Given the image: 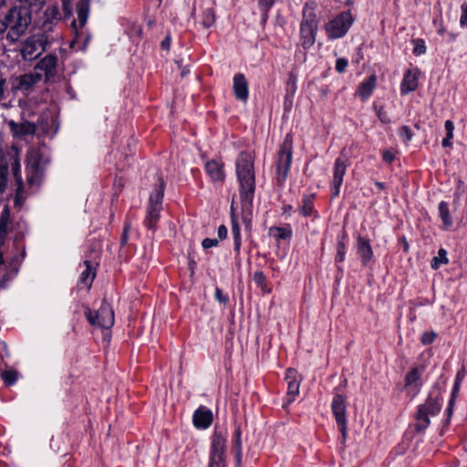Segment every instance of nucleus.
<instances>
[{
	"label": "nucleus",
	"instance_id": "obj_62",
	"mask_svg": "<svg viewBox=\"0 0 467 467\" xmlns=\"http://www.w3.org/2000/svg\"><path fill=\"white\" fill-rule=\"evenodd\" d=\"M402 243H403V249H404V251L405 252L409 251V247L410 246H409V244H408V242L406 241L405 238L402 239Z\"/></svg>",
	"mask_w": 467,
	"mask_h": 467
},
{
	"label": "nucleus",
	"instance_id": "obj_3",
	"mask_svg": "<svg viewBox=\"0 0 467 467\" xmlns=\"http://www.w3.org/2000/svg\"><path fill=\"white\" fill-rule=\"evenodd\" d=\"M12 173L16 182V196L24 189L23 179L21 175L20 161L16 149H12L5 152H0V192H3L7 184L8 175Z\"/></svg>",
	"mask_w": 467,
	"mask_h": 467
},
{
	"label": "nucleus",
	"instance_id": "obj_60",
	"mask_svg": "<svg viewBox=\"0 0 467 467\" xmlns=\"http://www.w3.org/2000/svg\"><path fill=\"white\" fill-rule=\"evenodd\" d=\"M453 404H454V400L453 399H450V401H449V405H448V408L446 409V412L448 413V416L450 417L452 413V410H453Z\"/></svg>",
	"mask_w": 467,
	"mask_h": 467
},
{
	"label": "nucleus",
	"instance_id": "obj_29",
	"mask_svg": "<svg viewBox=\"0 0 467 467\" xmlns=\"http://www.w3.org/2000/svg\"><path fill=\"white\" fill-rule=\"evenodd\" d=\"M314 195H306L302 200V205L300 206L299 212L305 216H310L313 213L314 202H313Z\"/></svg>",
	"mask_w": 467,
	"mask_h": 467
},
{
	"label": "nucleus",
	"instance_id": "obj_16",
	"mask_svg": "<svg viewBox=\"0 0 467 467\" xmlns=\"http://www.w3.org/2000/svg\"><path fill=\"white\" fill-rule=\"evenodd\" d=\"M285 380L287 383L288 401L292 402L299 393L301 378L295 368L286 370Z\"/></svg>",
	"mask_w": 467,
	"mask_h": 467
},
{
	"label": "nucleus",
	"instance_id": "obj_40",
	"mask_svg": "<svg viewBox=\"0 0 467 467\" xmlns=\"http://www.w3.org/2000/svg\"><path fill=\"white\" fill-rule=\"evenodd\" d=\"M242 432L240 427L234 430L232 439V449L234 452H242Z\"/></svg>",
	"mask_w": 467,
	"mask_h": 467
},
{
	"label": "nucleus",
	"instance_id": "obj_52",
	"mask_svg": "<svg viewBox=\"0 0 467 467\" xmlns=\"http://www.w3.org/2000/svg\"><path fill=\"white\" fill-rule=\"evenodd\" d=\"M445 130H446V137L447 139L452 140L453 138V130H454V124L451 120L448 119L445 121L444 124Z\"/></svg>",
	"mask_w": 467,
	"mask_h": 467
},
{
	"label": "nucleus",
	"instance_id": "obj_14",
	"mask_svg": "<svg viewBox=\"0 0 467 467\" xmlns=\"http://www.w3.org/2000/svg\"><path fill=\"white\" fill-rule=\"evenodd\" d=\"M346 171V161H344L342 158H337L333 167V181L331 189V194L333 198L337 197L339 195L340 187L342 185Z\"/></svg>",
	"mask_w": 467,
	"mask_h": 467
},
{
	"label": "nucleus",
	"instance_id": "obj_46",
	"mask_svg": "<svg viewBox=\"0 0 467 467\" xmlns=\"http://www.w3.org/2000/svg\"><path fill=\"white\" fill-rule=\"evenodd\" d=\"M437 337V334L433 331H431V332H424L422 335H421V337H420V342L423 344V345H429V344H431L434 339L436 338Z\"/></svg>",
	"mask_w": 467,
	"mask_h": 467
},
{
	"label": "nucleus",
	"instance_id": "obj_7",
	"mask_svg": "<svg viewBox=\"0 0 467 467\" xmlns=\"http://www.w3.org/2000/svg\"><path fill=\"white\" fill-rule=\"evenodd\" d=\"M36 72L41 73L45 84L55 82L58 71V57L56 53H48L40 58L34 67Z\"/></svg>",
	"mask_w": 467,
	"mask_h": 467
},
{
	"label": "nucleus",
	"instance_id": "obj_53",
	"mask_svg": "<svg viewBox=\"0 0 467 467\" xmlns=\"http://www.w3.org/2000/svg\"><path fill=\"white\" fill-rule=\"evenodd\" d=\"M219 244L218 239L215 238H205L202 242V245L204 249H209L217 246Z\"/></svg>",
	"mask_w": 467,
	"mask_h": 467
},
{
	"label": "nucleus",
	"instance_id": "obj_10",
	"mask_svg": "<svg viewBox=\"0 0 467 467\" xmlns=\"http://www.w3.org/2000/svg\"><path fill=\"white\" fill-rule=\"evenodd\" d=\"M353 21L354 19L349 12L340 13L325 26L328 37L331 39L343 37L348 33Z\"/></svg>",
	"mask_w": 467,
	"mask_h": 467
},
{
	"label": "nucleus",
	"instance_id": "obj_45",
	"mask_svg": "<svg viewBox=\"0 0 467 467\" xmlns=\"http://www.w3.org/2000/svg\"><path fill=\"white\" fill-rule=\"evenodd\" d=\"M375 110H376L378 118L379 119V120L382 123L387 124V123L390 122V119H389V116H388V113L384 109L383 106H375Z\"/></svg>",
	"mask_w": 467,
	"mask_h": 467
},
{
	"label": "nucleus",
	"instance_id": "obj_5",
	"mask_svg": "<svg viewBox=\"0 0 467 467\" xmlns=\"http://www.w3.org/2000/svg\"><path fill=\"white\" fill-rule=\"evenodd\" d=\"M441 409V398L439 395L434 396L431 392L426 401L418 407L415 415V430L418 432L425 431L430 425V417L436 416Z\"/></svg>",
	"mask_w": 467,
	"mask_h": 467
},
{
	"label": "nucleus",
	"instance_id": "obj_24",
	"mask_svg": "<svg viewBox=\"0 0 467 467\" xmlns=\"http://www.w3.org/2000/svg\"><path fill=\"white\" fill-rule=\"evenodd\" d=\"M205 170L213 181L223 182L224 180L223 164L218 161H210L206 162Z\"/></svg>",
	"mask_w": 467,
	"mask_h": 467
},
{
	"label": "nucleus",
	"instance_id": "obj_30",
	"mask_svg": "<svg viewBox=\"0 0 467 467\" xmlns=\"http://www.w3.org/2000/svg\"><path fill=\"white\" fill-rule=\"evenodd\" d=\"M269 234L277 239L286 240L291 237L292 231L290 228L273 226L269 229Z\"/></svg>",
	"mask_w": 467,
	"mask_h": 467
},
{
	"label": "nucleus",
	"instance_id": "obj_51",
	"mask_svg": "<svg viewBox=\"0 0 467 467\" xmlns=\"http://www.w3.org/2000/svg\"><path fill=\"white\" fill-rule=\"evenodd\" d=\"M254 281L261 287H264L266 283L265 275L263 272L257 271L254 274Z\"/></svg>",
	"mask_w": 467,
	"mask_h": 467
},
{
	"label": "nucleus",
	"instance_id": "obj_48",
	"mask_svg": "<svg viewBox=\"0 0 467 467\" xmlns=\"http://www.w3.org/2000/svg\"><path fill=\"white\" fill-rule=\"evenodd\" d=\"M130 227H131L130 223L126 222L124 228H123L122 234H121V238H120V245L121 246H125L128 244L129 233H130Z\"/></svg>",
	"mask_w": 467,
	"mask_h": 467
},
{
	"label": "nucleus",
	"instance_id": "obj_18",
	"mask_svg": "<svg viewBox=\"0 0 467 467\" xmlns=\"http://www.w3.org/2000/svg\"><path fill=\"white\" fill-rule=\"evenodd\" d=\"M233 89L238 100L242 102L247 101L249 96L248 81L244 74L238 73L234 75Z\"/></svg>",
	"mask_w": 467,
	"mask_h": 467
},
{
	"label": "nucleus",
	"instance_id": "obj_15",
	"mask_svg": "<svg viewBox=\"0 0 467 467\" xmlns=\"http://www.w3.org/2000/svg\"><path fill=\"white\" fill-rule=\"evenodd\" d=\"M317 5L314 1L305 3L302 10V21L300 25L318 29L319 18L317 14Z\"/></svg>",
	"mask_w": 467,
	"mask_h": 467
},
{
	"label": "nucleus",
	"instance_id": "obj_12",
	"mask_svg": "<svg viewBox=\"0 0 467 467\" xmlns=\"http://www.w3.org/2000/svg\"><path fill=\"white\" fill-rule=\"evenodd\" d=\"M331 409L344 442L347 439L346 398L339 393H335Z\"/></svg>",
	"mask_w": 467,
	"mask_h": 467
},
{
	"label": "nucleus",
	"instance_id": "obj_42",
	"mask_svg": "<svg viewBox=\"0 0 467 467\" xmlns=\"http://www.w3.org/2000/svg\"><path fill=\"white\" fill-rule=\"evenodd\" d=\"M404 390L406 391L407 396L412 400L414 399L421 389V384H411V385H404Z\"/></svg>",
	"mask_w": 467,
	"mask_h": 467
},
{
	"label": "nucleus",
	"instance_id": "obj_63",
	"mask_svg": "<svg viewBox=\"0 0 467 467\" xmlns=\"http://www.w3.org/2000/svg\"><path fill=\"white\" fill-rule=\"evenodd\" d=\"M375 184H376V186H377L379 189H380V190L385 189V185H384V183H383V182H377Z\"/></svg>",
	"mask_w": 467,
	"mask_h": 467
},
{
	"label": "nucleus",
	"instance_id": "obj_38",
	"mask_svg": "<svg viewBox=\"0 0 467 467\" xmlns=\"http://www.w3.org/2000/svg\"><path fill=\"white\" fill-rule=\"evenodd\" d=\"M215 22V13L213 8H206L202 13V24L204 27H211Z\"/></svg>",
	"mask_w": 467,
	"mask_h": 467
},
{
	"label": "nucleus",
	"instance_id": "obj_54",
	"mask_svg": "<svg viewBox=\"0 0 467 467\" xmlns=\"http://www.w3.org/2000/svg\"><path fill=\"white\" fill-rule=\"evenodd\" d=\"M461 11H462V16H461V19H460V24L462 26L467 27V4L466 3H464L461 5Z\"/></svg>",
	"mask_w": 467,
	"mask_h": 467
},
{
	"label": "nucleus",
	"instance_id": "obj_4",
	"mask_svg": "<svg viewBox=\"0 0 467 467\" xmlns=\"http://www.w3.org/2000/svg\"><path fill=\"white\" fill-rule=\"evenodd\" d=\"M53 41L54 38L46 32H39L26 37L20 43L19 53L22 59L31 62L38 58Z\"/></svg>",
	"mask_w": 467,
	"mask_h": 467
},
{
	"label": "nucleus",
	"instance_id": "obj_47",
	"mask_svg": "<svg viewBox=\"0 0 467 467\" xmlns=\"http://www.w3.org/2000/svg\"><path fill=\"white\" fill-rule=\"evenodd\" d=\"M215 299L220 302L221 304L226 305L229 301V297L227 295H225L223 290L219 287L215 288L214 293Z\"/></svg>",
	"mask_w": 467,
	"mask_h": 467
},
{
	"label": "nucleus",
	"instance_id": "obj_19",
	"mask_svg": "<svg viewBox=\"0 0 467 467\" xmlns=\"http://www.w3.org/2000/svg\"><path fill=\"white\" fill-rule=\"evenodd\" d=\"M192 421L197 429H207L213 422L212 410L204 406L199 407L193 413Z\"/></svg>",
	"mask_w": 467,
	"mask_h": 467
},
{
	"label": "nucleus",
	"instance_id": "obj_28",
	"mask_svg": "<svg viewBox=\"0 0 467 467\" xmlns=\"http://www.w3.org/2000/svg\"><path fill=\"white\" fill-rule=\"evenodd\" d=\"M439 215L442 221L444 227L447 229L452 224V220L450 214L449 203L447 202H441L439 203Z\"/></svg>",
	"mask_w": 467,
	"mask_h": 467
},
{
	"label": "nucleus",
	"instance_id": "obj_57",
	"mask_svg": "<svg viewBox=\"0 0 467 467\" xmlns=\"http://www.w3.org/2000/svg\"><path fill=\"white\" fill-rule=\"evenodd\" d=\"M228 234V230L225 225L222 224L218 227V237L220 240H223L226 238Z\"/></svg>",
	"mask_w": 467,
	"mask_h": 467
},
{
	"label": "nucleus",
	"instance_id": "obj_23",
	"mask_svg": "<svg viewBox=\"0 0 467 467\" xmlns=\"http://www.w3.org/2000/svg\"><path fill=\"white\" fill-rule=\"evenodd\" d=\"M45 17L46 20L44 21L42 25V32H46L48 34V32L53 30L54 26L56 25V21L59 19V10L57 6H48L45 10Z\"/></svg>",
	"mask_w": 467,
	"mask_h": 467
},
{
	"label": "nucleus",
	"instance_id": "obj_33",
	"mask_svg": "<svg viewBox=\"0 0 467 467\" xmlns=\"http://www.w3.org/2000/svg\"><path fill=\"white\" fill-rule=\"evenodd\" d=\"M346 237H347V234L345 232H343L342 236L337 238V254L335 257V261L337 263L343 262L345 260L346 245H345L344 240L346 239Z\"/></svg>",
	"mask_w": 467,
	"mask_h": 467
},
{
	"label": "nucleus",
	"instance_id": "obj_55",
	"mask_svg": "<svg viewBox=\"0 0 467 467\" xmlns=\"http://www.w3.org/2000/svg\"><path fill=\"white\" fill-rule=\"evenodd\" d=\"M17 2L20 3V5L29 6L30 10L33 5L42 6L44 4V2H40V0H17Z\"/></svg>",
	"mask_w": 467,
	"mask_h": 467
},
{
	"label": "nucleus",
	"instance_id": "obj_22",
	"mask_svg": "<svg viewBox=\"0 0 467 467\" xmlns=\"http://www.w3.org/2000/svg\"><path fill=\"white\" fill-rule=\"evenodd\" d=\"M317 28L300 25L299 42L305 49L310 48L316 42Z\"/></svg>",
	"mask_w": 467,
	"mask_h": 467
},
{
	"label": "nucleus",
	"instance_id": "obj_27",
	"mask_svg": "<svg viewBox=\"0 0 467 467\" xmlns=\"http://www.w3.org/2000/svg\"><path fill=\"white\" fill-rule=\"evenodd\" d=\"M161 208L148 206L145 225L150 230H154L160 219Z\"/></svg>",
	"mask_w": 467,
	"mask_h": 467
},
{
	"label": "nucleus",
	"instance_id": "obj_50",
	"mask_svg": "<svg viewBox=\"0 0 467 467\" xmlns=\"http://www.w3.org/2000/svg\"><path fill=\"white\" fill-rule=\"evenodd\" d=\"M462 376L461 375V373L459 372L456 376V379L454 380V385H453V388H452V391H451V399H455L456 395L458 394V391L460 389V386H461V382H462Z\"/></svg>",
	"mask_w": 467,
	"mask_h": 467
},
{
	"label": "nucleus",
	"instance_id": "obj_6",
	"mask_svg": "<svg viewBox=\"0 0 467 467\" xmlns=\"http://www.w3.org/2000/svg\"><path fill=\"white\" fill-rule=\"evenodd\" d=\"M293 155V143L289 135L286 136L281 144L278 151V160L276 162V175L279 184L283 183L288 174L291 167Z\"/></svg>",
	"mask_w": 467,
	"mask_h": 467
},
{
	"label": "nucleus",
	"instance_id": "obj_34",
	"mask_svg": "<svg viewBox=\"0 0 467 467\" xmlns=\"http://www.w3.org/2000/svg\"><path fill=\"white\" fill-rule=\"evenodd\" d=\"M162 199H163V189L162 185H161V188L156 190L154 192H152L150 196L149 200V205L151 207H162Z\"/></svg>",
	"mask_w": 467,
	"mask_h": 467
},
{
	"label": "nucleus",
	"instance_id": "obj_31",
	"mask_svg": "<svg viewBox=\"0 0 467 467\" xmlns=\"http://www.w3.org/2000/svg\"><path fill=\"white\" fill-rule=\"evenodd\" d=\"M258 6L261 12L262 23H265L268 19V12L274 5L276 0H257Z\"/></svg>",
	"mask_w": 467,
	"mask_h": 467
},
{
	"label": "nucleus",
	"instance_id": "obj_1",
	"mask_svg": "<svg viewBox=\"0 0 467 467\" xmlns=\"http://www.w3.org/2000/svg\"><path fill=\"white\" fill-rule=\"evenodd\" d=\"M235 172L242 202V210L251 212L255 192L254 158L250 152L241 151L235 161Z\"/></svg>",
	"mask_w": 467,
	"mask_h": 467
},
{
	"label": "nucleus",
	"instance_id": "obj_26",
	"mask_svg": "<svg viewBox=\"0 0 467 467\" xmlns=\"http://www.w3.org/2000/svg\"><path fill=\"white\" fill-rule=\"evenodd\" d=\"M84 265L85 269L80 274L79 282L89 289L96 275L95 269L92 266L91 262L88 260L84 261Z\"/></svg>",
	"mask_w": 467,
	"mask_h": 467
},
{
	"label": "nucleus",
	"instance_id": "obj_8",
	"mask_svg": "<svg viewBox=\"0 0 467 467\" xmlns=\"http://www.w3.org/2000/svg\"><path fill=\"white\" fill-rule=\"evenodd\" d=\"M226 441V436L222 432H213L212 436L208 467H225Z\"/></svg>",
	"mask_w": 467,
	"mask_h": 467
},
{
	"label": "nucleus",
	"instance_id": "obj_2",
	"mask_svg": "<svg viewBox=\"0 0 467 467\" xmlns=\"http://www.w3.org/2000/svg\"><path fill=\"white\" fill-rule=\"evenodd\" d=\"M32 22V11L29 6L11 7L0 19V36L10 44H15L24 36Z\"/></svg>",
	"mask_w": 467,
	"mask_h": 467
},
{
	"label": "nucleus",
	"instance_id": "obj_59",
	"mask_svg": "<svg viewBox=\"0 0 467 467\" xmlns=\"http://www.w3.org/2000/svg\"><path fill=\"white\" fill-rule=\"evenodd\" d=\"M170 45H171V38L169 36H166L161 42V47H162V49L168 50L170 48Z\"/></svg>",
	"mask_w": 467,
	"mask_h": 467
},
{
	"label": "nucleus",
	"instance_id": "obj_11",
	"mask_svg": "<svg viewBox=\"0 0 467 467\" xmlns=\"http://www.w3.org/2000/svg\"><path fill=\"white\" fill-rule=\"evenodd\" d=\"M46 163L39 153H34L29 157L26 165V182L29 185H39Z\"/></svg>",
	"mask_w": 467,
	"mask_h": 467
},
{
	"label": "nucleus",
	"instance_id": "obj_64",
	"mask_svg": "<svg viewBox=\"0 0 467 467\" xmlns=\"http://www.w3.org/2000/svg\"><path fill=\"white\" fill-rule=\"evenodd\" d=\"M3 265H4V257H3V254L0 253V268L2 267Z\"/></svg>",
	"mask_w": 467,
	"mask_h": 467
},
{
	"label": "nucleus",
	"instance_id": "obj_35",
	"mask_svg": "<svg viewBox=\"0 0 467 467\" xmlns=\"http://www.w3.org/2000/svg\"><path fill=\"white\" fill-rule=\"evenodd\" d=\"M77 13H78V20L79 26H84L87 22L88 16V4L84 3V2H80L77 6Z\"/></svg>",
	"mask_w": 467,
	"mask_h": 467
},
{
	"label": "nucleus",
	"instance_id": "obj_17",
	"mask_svg": "<svg viewBox=\"0 0 467 467\" xmlns=\"http://www.w3.org/2000/svg\"><path fill=\"white\" fill-rule=\"evenodd\" d=\"M7 125L13 136L16 138H23L26 135H33L36 129L34 123L27 120H23L22 122L9 120Z\"/></svg>",
	"mask_w": 467,
	"mask_h": 467
},
{
	"label": "nucleus",
	"instance_id": "obj_25",
	"mask_svg": "<svg viewBox=\"0 0 467 467\" xmlns=\"http://www.w3.org/2000/svg\"><path fill=\"white\" fill-rule=\"evenodd\" d=\"M376 85V77L370 76L359 84L358 95L361 100L368 99L372 94Z\"/></svg>",
	"mask_w": 467,
	"mask_h": 467
},
{
	"label": "nucleus",
	"instance_id": "obj_13",
	"mask_svg": "<svg viewBox=\"0 0 467 467\" xmlns=\"http://www.w3.org/2000/svg\"><path fill=\"white\" fill-rule=\"evenodd\" d=\"M41 81V73L36 71L26 73L16 78L15 88L28 93Z\"/></svg>",
	"mask_w": 467,
	"mask_h": 467
},
{
	"label": "nucleus",
	"instance_id": "obj_61",
	"mask_svg": "<svg viewBox=\"0 0 467 467\" xmlns=\"http://www.w3.org/2000/svg\"><path fill=\"white\" fill-rule=\"evenodd\" d=\"M442 146L447 148L451 146V140L444 138L441 142Z\"/></svg>",
	"mask_w": 467,
	"mask_h": 467
},
{
	"label": "nucleus",
	"instance_id": "obj_43",
	"mask_svg": "<svg viewBox=\"0 0 467 467\" xmlns=\"http://www.w3.org/2000/svg\"><path fill=\"white\" fill-rule=\"evenodd\" d=\"M413 53L416 56H420L426 52V46L422 39H414L413 40Z\"/></svg>",
	"mask_w": 467,
	"mask_h": 467
},
{
	"label": "nucleus",
	"instance_id": "obj_9",
	"mask_svg": "<svg viewBox=\"0 0 467 467\" xmlns=\"http://www.w3.org/2000/svg\"><path fill=\"white\" fill-rule=\"evenodd\" d=\"M85 317L92 326L109 329L114 325V312L109 304L103 302L99 310L92 312L89 308L85 311Z\"/></svg>",
	"mask_w": 467,
	"mask_h": 467
},
{
	"label": "nucleus",
	"instance_id": "obj_37",
	"mask_svg": "<svg viewBox=\"0 0 467 467\" xmlns=\"http://www.w3.org/2000/svg\"><path fill=\"white\" fill-rule=\"evenodd\" d=\"M411 384H421L420 383V374L418 368H412L405 376V384L404 385H411Z\"/></svg>",
	"mask_w": 467,
	"mask_h": 467
},
{
	"label": "nucleus",
	"instance_id": "obj_56",
	"mask_svg": "<svg viewBox=\"0 0 467 467\" xmlns=\"http://www.w3.org/2000/svg\"><path fill=\"white\" fill-rule=\"evenodd\" d=\"M382 158L386 162L391 163L395 159V155L391 150H385L382 154Z\"/></svg>",
	"mask_w": 467,
	"mask_h": 467
},
{
	"label": "nucleus",
	"instance_id": "obj_20",
	"mask_svg": "<svg viewBox=\"0 0 467 467\" xmlns=\"http://www.w3.org/2000/svg\"><path fill=\"white\" fill-rule=\"evenodd\" d=\"M420 70L418 68L409 69L404 74L400 84L401 94H408L418 88Z\"/></svg>",
	"mask_w": 467,
	"mask_h": 467
},
{
	"label": "nucleus",
	"instance_id": "obj_21",
	"mask_svg": "<svg viewBox=\"0 0 467 467\" xmlns=\"http://www.w3.org/2000/svg\"><path fill=\"white\" fill-rule=\"evenodd\" d=\"M357 251L362 265L367 266L373 257V251L369 240L358 236L357 239Z\"/></svg>",
	"mask_w": 467,
	"mask_h": 467
},
{
	"label": "nucleus",
	"instance_id": "obj_58",
	"mask_svg": "<svg viewBox=\"0 0 467 467\" xmlns=\"http://www.w3.org/2000/svg\"><path fill=\"white\" fill-rule=\"evenodd\" d=\"M235 459V467H242V452H234Z\"/></svg>",
	"mask_w": 467,
	"mask_h": 467
},
{
	"label": "nucleus",
	"instance_id": "obj_49",
	"mask_svg": "<svg viewBox=\"0 0 467 467\" xmlns=\"http://www.w3.org/2000/svg\"><path fill=\"white\" fill-rule=\"evenodd\" d=\"M348 65V59L344 58V57H340V58H337V61H336V70L338 72V73H343L345 72L347 67Z\"/></svg>",
	"mask_w": 467,
	"mask_h": 467
},
{
	"label": "nucleus",
	"instance_id": "obj_41",
	"mask_svg": "<svg viewBox=\"0 0 467 467\" xmlns=\"http://www.w3.org/2000/svg\"><path fill=\"white\" fill-rule=\"evenodd\" d=\"M2 379L6 386H11L17 380V373L14 370H5L2 374Z\"/></svg>",
	"mask_w": 467,
	"mask_h": 467
},
{
	"label": "nucleus",
	"instance_id": "obj_36",
	"mask_svg": "<svg viewBox=\"0 0 467 467\" xmlns=\"http://www.w3.org/2000/svg\"><path fill=\"white\" fill-rule=\"evenodd\" d=\"M447 251L443 248H441L438 251V255L433 257L431 260V265L433 269H438L442 264H447Z\"/></svg>",
	"mask_w": 467,
	"mask_h": 467
},
{
	"label": "nucleus",
	"instance_id": "obj_44",
	"mask_svg": "<svg viewBox=\"0 0 467 467\" xmlns=\"http://www.w3.org/2000/svg\"><path fill=\"white\" fill-rule=\"evenodd\" d=\"M399 135L404 141L407 142L411 140L413 133L408 126L403 125L399 129Z\"/></svg>",
	"mask_w": 467,
	"mask_h": 467
},
{
	"label": "nucleus",
	"instance_id": "obj_39",
	"mask_svg": "<svg viewBox=\"0 0 467 467\" xmlns=\"http://www.w3.org/2000/svg\"><path fill=\"white\" fill-rule=\"evenodd\" d=\"M232 234L234 238V251L239 253L241 247V230L237 223L233 221Z\"/></svg>",
	"mask_w": 467,
	"mask_h": 467
},
{
	"label": "nucleus",
	"instance_id": "obj_32",
	"mask_svg": "<svg viewBox=\"0 0 467 467\" xmlns=\"http://www.w3.org/2000/svg\"><path fill=\"white\" fill-rule=\"evenodd\" d=\"M9 211L4 209L0 215V240L4 239L8 233Z\"/></svg>",
	"mask_w": 467,
	"mask_h": 467
}]
</instances>
